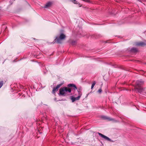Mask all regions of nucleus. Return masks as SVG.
<instances>
[{"instance_id":"1","label":"nucleus","mask_w":146,"mask_h":146,"mask_svg":"<svg viewBox=\"0 0 146 146\" xmlns=\"http://www.w3.org/2000/svg\"><path fill=\"white\" fill-rule=\"evenodd\" d=\"M71 92V89L64 87L60 89L59 95L63 96H66L68 95L67 92L70 93Z\"/></svg>"},{"instance_id":"2","label":"nucleus","mask_w":146,"mask_h":146,"mask_svg":"<svg viewBox=\"0 0 146 146\" xmlns=\"http://www.w3.org/2000/svg\"><path fill=\"white\" fill-rule=\"evenodd\" d=\"M65 35L63 33H61L59 36H56V39L54 40V42H53V43L55 42H57L58 43H62V41L65 38Z\"/></svg>"},{"instance_id":"3","label":"nucleus","mask_w":146,"mask_h":146,"mask_svg":"<svg viewBox=\"0 0 146 146\" xmlns=\"http://www.w3.org/2000/svg\"><path fill=\"white\" fill-rule=\"evenodd\" d=\"M98 135L99 136H100L102 137L105 140H106L107 141H113L111 140L108 137L102 134V133H100L99 132H98Z\"/></svg>"},{"instance_id":"4","label":"nucleus","mask_w":146,"mask_h":146,"mask_svg":"<svg viewBox=\"0 0 146 146\" xmlns=\"http://www.w3.org/2000/svg\"><path fill=\"white\" fill-rule=\"evenodd\" d=\"M63 83H61L59 84L56 86L55 88H54L52 90V93L53 94H55L56 90H58V89L63 84Z\"/></svg>"},{"instance_id":"5","label":"nucleus","mask_w":146,"mask_h":146,"mask_svg":"<svg viewBox=\"0 0 146 146\" xmlns=\"http://www.w3.org/2000/svg\"><path fill=\"white\" fill-rule=\"evenodd\" d=\"M102 118L104 119L108 120V121H115L116 120L113 118H111L110 117H108L105 116H102Z\"/></svg>"},{"instance_id":"6","label":"nucleus","mask_w":146,"mask_h":146,"mask_svg":"<svg viewBox=\"0 0 146 146\" xmlns=\"http://www.w3.org/2000/svg\"><path fill=\"white\" fill-rule=\"evenodd\" d=\"M67 86L68 87H72V89L74 90H77V88L76 86L72 84H70L68 85Z\"/></svg>"},{"instance_id":"7","label":"nucleus","mask_w":146,"mask_h":146,"mask_svg":"<svg viewBox=\"0 0 146 146\" xmlns=\"http://www.w3.org/2000/svg\"><path fill=\"white\" fill-rule=\"evenodd\" d=\"M143 83V81L141 80L137 81L136 82V85L138 87H139Z\"/></svg>"},{"instance_id":"8","label":"nucleus","mask_w":146,"mask_h":146,"mask_svg":"<svg viewBox=\"0 0 146 146\" xmlns=\"http://www.w3.org/2000/svg\"><path fill=\"white\" fill-rule=\"evenodd\" d=\"M136 90L138 92L140 93V94H143L144 93V89L143 88H136Z\"/></svg>"},{"instance_id":"9","label":"nucleus","mask_w":146,"mask_h":146,"mask_svg":"<svg viewBox=\"0 0 146 146\" xmlns=\"http://www.w3.org/2000/svg\"><path fill=\"white\" fill-rule=\"evenodd\" d=\"M145 44L143 42H137L136 43V45L138 46H142L144 45H145Z\"/></svg>"},{"instance_id":"10","label":"nucleus","mask_w":146,"mask_h":146,"mask_svg":"<svg viewBox=\"0 0 146 146\" xmlns=\"http://www.w3.org/2000/svg\"><path fill=\"white\" fill-rule=\"evenodd\" d=\"M52 3L50 2H49L47 3L44 7L45 8H48L52 4Z\"/></svg>"},{"instance_id":"11","label":"nucleus","mask_w":146,"mask_h":146,"mask_svg":"<svg viewBox=\"0 0 146 146\" xmlns=\"http://www.w3.org/2000/svg\"><path fill=\"white\" fill-rule=\"evenodd\" d=\"M137 49L135 47L132 48L130 50V51L133 52H136L137 51Z\"/></svg>"},{"instance_id":"12","label":"nucleus","mask_w":146,"mask_h":146,"mask_svg":"<svg viewBox=\"0 0 146 146\" xmlns=\"http://www.w3.org/2000/svg\"><path fill=\"white\" fill-rule=\"evenodd\" d=\"M71 100H72V102H73L77 100L76 99V97H72L71 98Z\"/></svg>"},{"instance_id":"13","label":"nucleus","mask_w":146,"mask_h":146,"mask_svg":"<svg viewBox=\"0 0 146 146\" xmlns=\"http://www.w3.org/2000/svg\"><path fill=\"white\" fill-rule=\"evenodd\" d=\"M76 44V41L75 40L72 41L71 42V44L73 45H74Z\"/></svg>"},{"instance_id":"14","label":"nucleus","mask_w":146,"mask_h":146,"mask_svg":"<svg viewBox=\"0 0 146 146\" xmlns=\"http://www.w3.org/2000/svg\"><path fill=\"white\" fill-rule=\"evenodd\" d=\"M96 84V82L95 81H94L93 82V83L92 84V86H91V89H92L94 87V86Z\"/></svg>"},{"instance_id":"15","label":"nucleus","mask_w":146,"mask_h":146,"mask_svg":"<svg viewBox=\"0 0 146 146\" xmlns=\"http://www.w3.org/2000/svg\"><path fill=\"white\" fill-rule=\"evenodd\" d=\"M81 96V94H79V95L77 97H76V99L77 100H79V99L80 98Z\"/></svg>"},{"instance_id":"16","label":"nucleus","mask_w":146,"mask_h":146,"mask_svg":"<svg viewBox=\"0 0 146 146\" xmlns=\"http://www.w3.org/2000/svg\"><path fill=\"white\" fill-rule=\"evenodd\" d=\"M72 2L75 4H78V3L77 1L76 0H72Z\"/></svg>"},{"instance_id":"17","label":"nucleus","mask_w":146,"mask_h":146,"mask_svg":"<svg viewBox=\"0 0 146 146\" xmlns=\"http://www.w3.org/2000/svg\"><path fill=\"white\" fill-rule=\"evenodd\" d=\"M3 82L1 81L0 82V88H1L3 85Z\"/></svg>"},{"instance_id":"18","label":"nucleus","mask_w":146,"mask_h":146,"mask_svg":"<svg viewBox=\"0 0 146 146\" xmlns=\"http://www.w3.org/2000/svg\"><path fill=\"white\" fill-rule=\"evenodd\" d=\"M98 92L99 93H101L102 92L101 89H99Z\"/></svg>"},{"instance_id":"19","label":"nucleus","mask_w":146,"mask_h":146,"mask_svg":"<svg viewBox=\"0 0 146 146\" xmlns=\"http://www.w3.org/2000/svg\"><path fill=\"white\" fill-rule=\"evenodd\" d=\"M54 100H56V98H55L54 99Z\"/></svg>"}]
</instances>
